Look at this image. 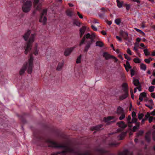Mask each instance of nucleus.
<instances>
[{
  "label": "nucleus",
  "instance_id": "obj_16",
  "mask_svg": "<svg viewBox=\"0 0 155 155\" xmlns=\"http://www.w3.org/2000/svg\"><path fill=\"white\" fill-rule=\"evenodd\" d=\"M66 13L68 16L71 17L75 15V14L72 10H66Z\"/></svg>",
  "mask_w": 155,
  "mask_h": 155
},
{
  "label": "nucleus",
  "instance_id": "obj_30",
  "mask_svg": "<svg viewBox=\"0 0 155 155\" xmlns=\"http://www.w3.org/2000/svg\"><path fill=\"white\" fill-rule=\"evenodd\" d=\"M135 29L136 31L141 34L143 36H145V34L141 30L137 28H135Z\"/></svg>",
  "mask_w": 155,
  "mask_h": 155
},
{
  "label": "nucleus",
  "instance_id": "obj_9",
  "mask_svg": "<svg viewBox=\"0 0 155 155\" xmlns=\"http://www.w3.org/2000/svg\"><path fill=\"white\" fill-rule=\"evenodd\" d=\"M114 118V117L113 116H108L106 117H104L103 119V121L107 123V125H109L110 123L112 122H114V121H110L111 120Z\"/></svg>",
  "mask_w": 155,
  "mask_h": 155
},
{
  "label": "nucleus",
  "instance_id": "obj_1",
  "mask_svg": "<svg viewBox=\"0 0 155 155\" xmlns=\"http://www.w3.org/2000/svg\"><path fill=\"white\" fill-rule=\"evenodd\" d=\"M31 33V31L28 30L23 36L24 39L25 41H27L24 47L25 49V54H27L31 50L35 36V34H32L29 37Z\"/></svg>",
  "mask_w": 155,
  "mask_h": 155
},
{
  "label": "nucleus",
  "instance_id": "obj_21",
  "mask_svg": "<svg viewBox=\"0 0 155 155\" xmlns=\"http://www.w3.org/2000/svg\"><path fill=\"white\" fill-rule=\"evenodd\" d=\"M117 6L119 8H120L122 6L124 7L125 3L123 1H120L119 0H117Z\"/></svg>",
  "mask_w": 155,
  "mask_h": 155
},
{
  "label": "nucleus",
  "instance_id": "obj_2",
  "mask_svg": "<svg viewBox=\"0 0 155 155\" xmlns=\"http://www.w3.org/2000/svg\"><path fill=\"white\" fill-rule=\"evenodd\" d=\"M33 61L34 58L33 57L32 54H31L29 55L28 62H25L21 69L19 72V74L20 75H22L24 73L27 68H28V73L29 74H31L33 67Z\"/></svg>",
  "mask_w": 155,
  "mask_h": 155
},
{
  "label": "nucleus",
  "instance_id": "obj_27",
  "mask_svg": "<svg viewBox=\"0 0 155 155\" xmlns=\"http://www.w3.org/2000/svg\"><path fill=\"white\" fill-rule=\"evenodd\" d=\"M120 143H117L116 141H114L113 143H110L109 144V145L110 147H116Z\"/></svg>",
  "mask_w": 155,
  "mask_h": 155
},
{
  "label": "nucleus",
  "instance_id": "obj_49",
  "mask_svg": "<svg viewBox=\"0 0 155 155\" xmlns=\"http://www.w3.org/2000/svg\"><path fill=\"white\" fill-rule=\"evenodd\" d=\"M81 155H93L90 151H87L84 154H81Z\"/></svg>",
  "mask_w": 155,
  "mask_h": 155
},
{
  "label": "nucleus",
  "instance_id": "obj_13",
  "mask_svg": "<svg viewBox=\"0 0 155 155\" xmlns=\"http://www.w3.org/2000/svg\"><path fill=\"white\" fill-rule=\"evenodd\" d=\"M103 126V125L102 124H99L96 126L91 127V130H99L101 128H102Z\"/></svg>",
  "mask_w": 155,
  "mask_h": 155
},
{
  "label": "nucleus",
  "instance_id": "obj_7",
  "mask_svg": "<svg viewBox=\"0 0 155 155\" xmlns=\"http://www.w3.org/2000/svg\"><path fill=\"white\" fill-rule=\"evenodd\" d=\"M39 0H34V5L35 10H42L41 9V5L39 2ZM43 10H46L43 9Z\"/></svg>",
  "mask_w": 155,
  "mask_h": 155
},
{
  "label": "nucleus",
  "instance_id": "obj_35",
  "mask_svg": "<svg viewBox=\"0 0 155 155\" xmlns=\"http://www.w3.org/2000/svg\"><path fill=\"white\" fill-rule=\"evenodd\" d=\"M34 54L35 55H37L38 54V51L37 50V46H36L34 48Z\"/></svg>",
  "mask_w": 155,
  "mask_h": 155
},
{
  "label": "nucleus",
  "instance_id": "obj_24",
  "mask_svg": "<svg viewBox=\"0 0 155 155\" xmlns=\"http://www.w3.org/2000/svg\"><path fill=\"white\" fill-rule=\"evenodd\" d=\"M106 10H101V13L98 14L99 16L101 18H104L105 16V14ZM106 11L107 10H106Z\"/></svg>",
  "mask_w": 155,
  "mask_h": 155
},
{
  "label": "nucleus",
  "instance_id": "obj_47",
  "mask_svg": "<svg viewBox=\"0 0 155 155\" xmlns=\"http://www.w3.org/2000/svg\"><path fill=\"white\" fill-rule=\"evenodd\" d=\"M143 115V114L142 113L139 114L138 116V118L140 120H141L142 118Z\"/></svg>",
  "mask_w": 155,
  "mask_h": 155
},
{
  "label": "nucleus",
  "instance_id": "obj_55",
  "mask_svg": "<svg viewBox=\"0 0 155 155\" xmlns=\"http://www.w3.org/2000/svg\"><path fill=\"white\" fill-rule=\"evenodd\" d=\"M136 116V113L135 112L133 111L132 113V117H135Z\"/></svg>",
  "mask_w": 155,
  "mask_h": 155
},
{
  "label": "nucleus",
  "instance_id": "obj_14",
  "mask_svg": "<svg viewBox=\"0 0 155 155\" xmlns=\"http://www.w3.org/2000/svg\"><path fill=\"white\" fill-rule=\"evenodd\" d=\"M86 41L87 42V44L85 47L84 52L86 53L87 51L89 48L90 47L92 43L87 41Z\"/></svg>",
  "mask_w": 155,
  "mask_h": 155
},
{
  "label": "nucleus",
  "instance_id": "obj_31",
  "mask_svg": "<svg viewBox=\"0 0 155 155\" xmlns=\"http://www.w3.org/2000/svg\"><path fill=\"white\" fill-rule=\"evenodd\" d=\"M140 68L141 69L145 71L146 69V66L143 63H141L140 65Z\"/></svg>",
  "mask_w": 155,
  "mask_h": 155
},
{
  "label": "nucleus",
  "instance_id": "obj_11",
  "mask_svg": "<svg viewBox=\"0 0 155 155\" xmlns=\"http://www.w3.org/2000/svg\"><path fill=\"white\" fill-rule=\"evenodd\" d=\"M120 34L125 40L129 41L128 34L127 32L122 31H120Z\"/></svg>",
  "mask_w": 155,
  "mask_h": 155
},
{
  "label": "nucleus",
  "instance_id": "obj_61",
  "mask_svg": "<svg viewBox=\"0 0 155 155\" xmlns=\"http://www.w3.org/2000/svg\"><path fill=\"white\" fill-rule=\"evenodd\" d=\"M116 38L119 41H122V39L118 36H116Z\"/></svg>",
  "mask_w": 155,
  "mask_h": 155
},
{
  "label": "nucleus",
  "instance_id": "obj_3",
  "mask_svg": "<svg viewBox=\"0 0 155 155\" xmlns=\"http://www.w3.org/2000/svg\"><path fill=\"white\" fill-rule=\"evenodd\" d=\"M123 90L124 92V93L119 97V99L122 101L126 99L128 96V85L126 83H124L122 85Z\"/></svg>",
  "mask_w": 155,
  "mask_h": 155
},
{
  "label": "nucleus",
  "instance_id": "obj_58",
  "mask_svg": "<svg viewBox=\"0 0 155 155\" xmlns=\"http://www.w3.org/2000/svg\"><path fill=\"white\" fill-rule=\"evenodd\" d=\"M138 128L136 126H134L133 128V130L134 132Z\"/></svg>",
  "mask_w": 155,
  "mask_h": 155
},
{
  "label": "nucleus",
  "instance_id": "obj_42",
  "mask_svg": "<svg viewBox=\"0 0 155 155\" xmlns=\"http://www.w3.org/2000/svg\"><path fill=\"white\" fill-rule=\"evenodd\" d=\"M124 7H126V10H129L130 7V5L129 4H127L125 3Z\"/></svg>",
  "mask_w": 155,
  "mask_h": 155
},
{
  "label": "nucleus",
  "instance_id": "obj_29",
  "mask_svg": "<svg viewBox=\"0 0 155 155\" xmlns=\"http://www.w3.org/2000/svg\"><path fill=\"white\" fill-rule=\"evenodd\" d=\"M25 114H24L23 115L20 116V118L21 119V121L23 123H25L26 122V120L24 118Z\"/></svg>",
  "mask_w": 155,
  "mask_h": 155
},
{
  "label": "nucleus",
  "instance_id": "obj_57",
  "mask_svg": "<svg viewBox=\"0 0 155 155\" xmlns=\"http://www.w3.org/2000/svg\"><path fill=\"white\" fill-rule=\"evenodd\" d=\"M79 18H83V16L80 14V13L79 12H77Z\"/></svg>",
  "mask_w": 155,
  "mask_h": 155
},
{
  "label": "nucleus",
  "instance_id": "obj_32",
  "mask_svg": "<svg viewBox=\"0 0 155 155\" xmlns=\"http://www.w3.org/2000/svg\"><path fill=\"white\" fill-rule=\"evenodd\" d=\"M82 57V55H80L77 58L76 60V63L79 64L81 62V59Z\"/></svg>",
  "mask_w": 155,
  "mask_h": 155
},
{
  "label": "nucleus",
  "instance_id": "obj_48",
  "mask_svg": "<svg viewBox=\"0 0 155 155\" xmlns=\"http://www.w3.org/2000/svg\"><path fill=\"white\" fill-rule=\"evenodd\" d=\"M125 58L128 60H131L130 58L127 54H124Z\"/></svg>",
  "mask_w": 155,
  "mask_h": 155
},
{
  "label": "nucleus",
  "instance_id": "obj_63",
  "mask_svg": "<svg viewBox=\"0 0 155 155\" xmlns=\"http://www.w3.org/2000/svg\"><path fill=\"white\" fill-rule=\"evenodd\" d=\"M151 84L153 85H155V78L153 79L152 80V81L151 82Z\"/></svg>",
  "mask_w": 155,
  "mask_h": 155
},
{
  "label": "nucleus",
  "instance_id": "obj_59",
  "mask_svg": "<svg viewBox=\"0 0 155 155\" xmlns=\"http://www.w3.org/2000/svg\"><path fill=\"white\" fill-rule=\"evenodd\" d=\"M144 61L147 63L149 64L150 62V61L149 59H145Z\"/></svg>",
  "mask_w": 155,
  "mask_h": 155
},
{
  "label": "nucleus",
  "instance_id": "obj_36",
  "mask_svg": "<svg viewBox=\"0 0 155 155\" xmlns=\"http://www.w3.org/2000/svg\"><path fill=\"white\" fill-rule=\"evenodd\" d=\"M134 61L136 63H139L140 62V60L137 58H134Z\"/></svg>",
  "mask_w": 155,
  "mask_h": 155
},
{
  "label": "nucleus",
  "instance_id": "obj_43",
  "mask_svg": "<svg viewBox=\"0 0 155 155\" xmlns=\"http://www.w3.org/2000/svg\"><path fill=\"white\" fill-rule=\"evenodd\" d=\"M140 96L142 97H146V94L145 92H142L140 94Z\"/></svg>",
  "mask_w": 155,
  "mask_h": 155
},
{
  "label": "nucleus",
  "instance_id": "obj_44",
  "mask_svg": "<svg viewBox=\"0 0 155 155\" xmlns=\"http://www.w3.org/2000/svg\"><path fill=\"white\" fill-rule=\"evenodd\" d=\"M74 23L77 26H79L80 25V22L77 20L74 21Z\"/></svg>",
  "mask_w": 155,
  "mask_h": 155
},
{
  "label": "nucleus",
  "instance_id": "obj_10",
  "mask_svg": "<svg viewBox=\"0 0 155 155\" xmlns=\"http://www.w3.org/2000/svg\"><path fill=\"white\" fill-rule=\"evenodd\" d=\"M95 151L100 154H103L108 153V151L102 148H97Z\"/></svg>",
  "mask_w": 155,
  "mask_h": 155
},
{
  "label": "nucleus",
  "instance_id": "obj_40",
  "mask_svg": "<svg viewBox=\"0 0 155 155\" xmlns=\"http://www.w3.org/2000/svg\"><path fill=\"white\" fill-rule=\"evenodd\" d=\"M115 22L117 25H119L120 24L121 21L120 19L117 18L115 20Z\"/></svg>",
  "mask_w": 155,
  "mask_h": 155
},
{
  "label": "nucleus",
  "instance_id": "obj_26",
  "mask_svg": "<svg viewBox=\"0 0 155 155\" xmlns=\"http://www.w3.org/2000/svg\"><path fill=\"white\" fill-rule=\"evenodd\" d=\"M127 121L128 124V126L129 127H131L132 126L131 125V117L130 116H129L127 118Z\"/></svg>",
  "mask_w": 155,
  "mask_h": 155
},
{
  "label": "nucleus",
  "instance_id": "obj_62",
  "mask_svg": "<svg viewBox=\"0 0 155 155\" xmlns=\"http://www.w3.org/2000/svg\"><path fill=\"white\" fill-rule=\"evenodd\" d=\"M152 135L153 139L155 140V131L153 132Z\"/></svg>",
  "mask_w": 155,
  "mask_h": 155
},
{
  "label": "nucleus",
  "instance_id": "obj_34",
  "mask_svg": "<svg viewBox=\"0 0 155 155\" xmlns=\"http://www.w3.org/2000/svg\"><path fill=\"white\" fill-rule=\"evenodd\" d=\"M85 41V37H84L80 43L79 45L81 46L82 45H83Z\"/></svg>",
  "mask_w": 155,
  "mask_h": 155
},
{
  "label": "nucleus",
  "instance_id": "obj_12",
  "mask_svg": "<svg viewBox=\"0 0 155 155\" xmlns=\"http://www.w3.org/2000/svg\"><path fill=\"white\" fill-rule=\"evenodd\" d=\"M118 155H133V153L130 152L127 149L125 150L123 152H119Z\"/></svg>",
  "mask_w": 155,
  "mask_h": 155
},
{
  "label": "nucleus",
  "instance_id": "obj_8",
  "mask_svg": "<svg viewBox=\"0 0 155 155\" xmlns=\"http://www.w3.org/2000/svg\"><path fill=\"white\" fill-rule=\"evenodd\" d=\"M76 47V46H75L73 47L66 49L64 52V55L66 56H68Z\"/></svg>",
  "mask_w": 155,
  "mask_h": 155
},
{
  "label": "nucleus",
  "instance_id": "obj_60",
  "mask_svg": "<svg viewBox=\"0 0 155 155\" xmlns=\"http://www.w3.org/2000/svg\"><path fill=\"white\" fill-rule=\"evenodd\" d=\"M145 105L146 107H148L149 108L150 110H151L153 108L151 106H150V105H148V104H145Z\"/></svg>",
  "mask_w": 155,
  "mask_h": 155
},
{
  "label": "nucleus",
  "instance_id": "obj_39",
  "mask_svg": "<svg viewBox=\"0 0 155 155\" xmlns=\"http://www.w3.org/2000/svg\"><path fill=\"white\" fill-rule=\"evenodd\" d=\"M137 119L135 117H132V120L131 121V124L132 123H135L137 122Z\"/></svg>",
  "mask_w": 155,
  "mask_h": 155
},
{
  "label": "nucleus",
  "instance_id": "obj_19",
  "mask_svg": "<svg viewBox=\"0 0 155 155\" xmlns=\"http://www.w3.org/2000/svg\"><path fill=\"white\" fill-rule=\"evenodd\" d=\"M126 133L125 132H122L121 134L117 137V138L119 140H122L126 135Z\"/></svg>",
  "mask_w": 155,
  "mask_h": 155
},
{
  "label": "nucleus",
  "instance_id": "obj_64",
  "mask_svg": "<svg viewBox=\"0 0 155 155\" xmlns=\"http://www.w3.org/2000/svg\"><path fill=\"white\" fill-rule=\"evenodd\" d=\"M152 115L153 116L155 115V110L151 112L150 114Z\"/></svg>",
  "mask_w": 155,
  "mask_h": 155
},
{
  "label": "nucleus",
  "instance_id": "obj_33",
  "mask_svg": "<svg viewBox=\"0 0 155 155\" xmlns=\"http://www.w3.org/2000/svg\"><path fill=\"white\" fill-rule=\"evenodd\" d=\"M146 56H148L150 55V52L147 49H145L143 50Z\"/></svg>",
  "mask_w": 155,
  "mask_h": 155
},
{
  "label": "nucleus",
  "instance_id": "obj_45",
  "mask_svg": "<svg viewBox=\"0 0 155 155\" xmlns=\"http://www.w3.org/2000/svg\"><path fill=\"white\" fill-rule=\"evenodd\" d=\"M91 27L93 30L94 31H97V28L92 24H91Z\"/></svg>",
  "mask_w": 155,
  "mask_h": 155
},
{
  "label": "nucleus",
  "instance_id": "obj_51",
  "mask_svg": "<svg viewBox=\"0 0 155 155\" xmlns=\"http://www.w3.org/2000/svg\"><path fill=\"white\" fill-rule=\"evenodd\" d=\"M150 113L149 112H147V114L145 115V117L147 118L148 119L151 116H150Z\"/></svg>",
  "mask_w": 155,
  "mask_h": 155
},
{
  "label": "nucleus",
  "instance_id": "obj_52",
  "mask_svg": "<svg viewBox=\"0 0 155 155\" xmlns=\"http://www.w3.org/2000/svg\"><path fill=\"white\" fill-rule=\"evenodd\" d=\"M127 53L129 54L130 55H132L131 51L129 48H127Z\"/></svg>",
  "mask_w": 155,
  "mask_h": 155
},
{
  "label": "nucleus",
  "instance_id": "obj_18",
  "mask_svg": "<svg viewBox=\"0 0 155 155\" xmlns=\"http://www.w3.org/2000/svg\"><path fill=\"white\" fill-rule=\"evenodd\" d=\"M64 65V62H59L58 64V65L57 68L56 70L58 71H61Z\"/></svg>",
  "mask_w": 155,
  "mask_h": 155
},
{
  "label": "nucleus",
  "instance_id": "obj_56",
  "mask_svg": "<svg viewBox=\"0 0 155 155\" xmlns=\"http://www.w3.org/2000/svg\"><path fill=\"white\" fill-rule=\"evenodd\" d=\"M149 103L152 105H154L153 103V100L152 99H150L148 101Z\"/></svg>",
  "mask_w": 155,
  "mask_h": 155
},
{
  "label": "nucleus",
  "instance_id": "obj_22",
  "mask_svg": "<svg viewBox=\"0 0 155 155\" xmlns=\"http://www.w3.org/2000/svg\"><path fill=\"white\" fill-rule=\"evenodd\" d=\"M133 83L136 86H138L140 85L139 80L137 79H134Z\"/></svg>",
  "mask_w": 155,
  "mask_h": 155
},
{
  "label": "nucleus",
  "instance_id": "obj_15",
  "mask_svg": "<svg viewBox=\"0 0 155 155\" xmlns=\"http://www.w3.org/2000/svg\"><path fill=\"white\" fill-rule=\"evenodd\" d=\"M119 127L123 129H124L126 128L127 127V125L125 124L124 122L123 121L118 122L117 123Z\"/></svg>",
  "mask_w": 155,
  "mask_h": 155
},
{
  "label": "nucleus",
  "instance_id": "obj_46",
  "mask_svg": "<svg viewBox=\"0 0 155 155\" xmlns=\"http://www.w3.org/2000/svg\"><path fill=\"white\" fill-rule=\"evenodd\" d=\"M91 34L89 33H87L86 35H85L84 37H85V39L90 38L91 39Z\"/></svg>",
  "mask_w": 155,
  "mask_h": 155
},
{
  "label": "nucleus",
  "instance_id": "obj_17",
  "mask_svg": "<svg viewBox=\"0 0 155 155\" xmlns=\"http://www.w3.org/2000/svg\"><path fill=\"white\" fill-rule=\"evenodd\" d=\"M85 27L83 26L80 29V37L81 38L83 35L84 34L86 31Z\"/></svg>",
  "mask_w": 155,
  "mask_h": 155
},
{
  "label": "nucleus",
  "instance_id": "obj_37",
  "mask_svg": "<svg viewBox=\"0 0 155 155\" xmlns=\"http://www.w3.org/2000/svg\"><path fill=\"white\" fill-rule=\"evenodd\" d=\"M155 87L153 86H151L149 88V91L150 92L153 91Z\"/></svg>",
  "mask_w": 155,
  "mask_h": 155
},
{
  "label": "nucleus",
  "instance_id": "obj_23",
  "mask_svg": "<svg viewBox=\"0 0 155 155\" xmlns=\"http://www.w3.org/2000/svg\"><path fill=\"white\" fill-rule=\"evenodd\" d=\"M145 138L146 140L149 143L151 141V137L149 134L147 133L145 135Z\"/></svg>",
  "mask_w": 155,
  "mask_h": 155
},
{
  "label": "nucleus",
  "instance_id": "obj_50",
  "mask_svg": "<svg viewBox=\"0 0 155 155\" xmlns=\"http://www.w3.org/2000/svg\"><path fill=\"white\" fill-rule=\"evenodd\" d=\"M130 74L131 77L134 76L135 74V71L133 69H131L130 70Z\"/></svg>",
  "mask_w": 155,
  "mask_h": 155
},
{
  "label": "nucleus",
  "instance_id": "obj_25",
  "mask_svg": "<svg viewBox=\"0 0 155 155\" xmlns=\"http://www.w3.org/2000/svg\"><path fill=\"white\" fill-rule=\"evenodd\" d=\"M91 39L88 41L92 43L94 42V39L95 37V35L94 33H93L91 35Z\"/></svg>",
  "mask_w": 155,
  "mask_h": 155
},
{
  "label": "nucleus",
  "instance_id": "obj_6",
  "mask_svg": "<svg viewBox=\"0 0 155 155\" xmlns=\"http://www.w3.org/2000/svg\"><path fill=\"white\" fill-rule=\"evenodd\" d=\"M103 56L105 58L106 60H108L110 58H113L115 60V62H117L118 61V59L117 58L111 55L107 52H105L104 53Z\"/></svg>",
  "mask_w": 155,
  "mask_h": 155
},
{
  "label": "nucleus",
  "instance_id": "obj_53",
  "mask_svg": "<svg viewBox=\"0 0 155 155\" xmlns=\"http://www.w3.org/2000/svg\"><path fill=\"white\" fill-rule=\"evenodd\" d=\"M91 21L92 23L94 24L98 23V22L97 21V19H94Z\"/></svg>",
  "mask_w": 155,
  "mask_h": 155
},
{
  "label": "nucleus",
  "instance_id": "obj_38",
  "mask_svg": "<svg viewBox=\"0 0 155 155\" xmlns=\"http://www.w3.org/2000/svg\"><path fill=\"white\" fill-rule=\"evenodd\" d=\"M120 114H121V115L119 117V119L120 120H122L125 118V115L124 113Z\"/></svg>",
  "mask_w": 155,
  "mask_h": 155
},
{
  "label": "nucleus",
  "instance_id": "obj_41",
  "mask_svg": "<svg viewBox=\"0 0 155 155\" xmlns=\"http://www.w3.org/2000/svg\"><path fill=\"white\" fill-rule=\"evenodd\" d=\"M126 64H125V66H127V67L129 69H131L132 68L131 66L130 65L129 62L128 61H127L126 62Z\"/></svg>",
  "mask_w": 155,
  "mask_h": 155
},
{
  "label": "nucleus",
  "instance_id": "obj_5",
  "mask_svg": "<svg viewBox=\"0 0 155 155\" xmlns=\"http://www.w3.org/2000/svg\"><path fill=\"white\" fill-rule=\"evenodd\" d=\"M32 2L30 0L23 1L22 10H30L32 6Z\"/></svg>",
  "mask_w": 155,
  "mask_h": 155
},
{
  "label": "nucleus",
  "instance_id": "obj_20",
  "mask_svg": "<svg viewBox=\"0 0 155 155\" xmlns=\"http://www.w3.org/2000/svg\"><path fill=\"white\" fill-rule=\"evenodd\" d=\"M124 113V111L123 108L120 107H119L117 109V113L118 114Z\"/></svg>",
  "mask_w": 155,
  "mask_h": 155
},
{
  "label": "nucleus",
  "instance_id": "obj_28",
  "mask_svg": "<svg viewBox=\"0 0 155 155\" xmlns=\"http://www.w3.org/2000/svg\"><path fill=\"white\" fill-rule=\"evenodd\" d=\"M96 46H98L100 47H101L104 46V44L101 41H98L96 42Z\"/></svg>",
  "mask_w": 155,
  "mask_h": 155
},
{
  "label": "nucleus",
  "instance_id": "obj_54",
  "mask_svg": "<svg viewBox=\"0 0 155 155\" xmlns=\"http://www.w3.org/2000/svg\"><path fill=\"white\" fill-rule=\"evenodd\" d=\"M154 118L152 117H150L149 118H148L149 121L150 123H151Z\"/></svg>",
  "mask_w": 155,
  "mask_h": 155
},
{
  "label": "nucleus",
  "instance_id": "obj_4",
  "mask_svg": "<svg viewBox=\"0 0 155 155\" xmlns=\"http://www.w3.org/2000/svg\"><path fill=\"white\" fill-rule=\"evenodd\" d=\"M40 11L41 10H39ZM42 12H39L40 13V17L39 20V21L40 22L43 23V25L45 24L47 21V19L45 16L47 14V10H42Z\"/></svg>",
  "mask_w": 155,
  "mask_h": 155
}]
</instances>
